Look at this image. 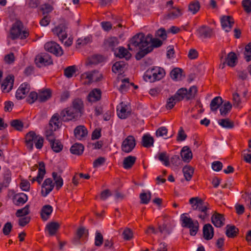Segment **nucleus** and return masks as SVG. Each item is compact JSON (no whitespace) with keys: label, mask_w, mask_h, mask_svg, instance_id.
Segmentation results:
<instances>
[{"label":"nucleus","mask_w":251,"mask_h":251,"mask_svg":"<svg viewBox=\"0 0 251 251\" xmlns=\"http://www.w3.org/2000/svg\"><path fill=\"white\" fill-rule=\"evenodd\" d=\"M162 41L157 38H154L151 34L145 36L143 33H139L132 37L129 41L128 48L132 50L133 49H139V51L136 54L135 58L139 60L148 53L151 52L154 48L161 46Z\"/></svg>","instance_id":"f257e3e1"},{"label":"nucleus","mask_w":251,"mask_h":251,"mask_svg":"<svg viewBox=\"0 0 251 251\" xmlns=\"http://www.w3.org/2000/svg\"><path fill=\"white\" fill-rule=\"evenodd\" d=\"M189 203L191 204L193 210L200 212L198 217L202 220L208 218L209 216V210L210 209L209 204L205 202L199 197H193L189 200Z\"/></svg>","instance_id":"f03ea898"},{"label":"nucleus","mask_w":251,"mask_h":251,"mask_svg":"<svg viewBox=\"0 0 251 251\" xmlns=\"http://www.w3.org/2000/svg\"><path fill=\"white\" fill-rule=\"evenodd\" d=\"M28 36L29 32L27 30H24L22 22L20 20H16L10 30L9 37L14 40L17 38L25 39Z\"/></svg>","instance_id":"7ed1b4c3"},{"label":"nucleus","mask_w":251,"mask_h":251,"mask_svg":"<svg viewBox=\"0 0 251 251\" xmlns=\"http://www.w3.org/2000/svg\"><path fill=\"white\" fill-rule=\"evenodd\" d=\"M44 139L39 135H36L33 131L28 132L25 136V144L26 148L31 151L33 148V143L37 149H41L43 146Z\"/></svg>","instance_id":"20e7f679"},{"label":"nucleus","mask_w":251,"mask_h":251,"mask_svg":"<svg viewBox=\"0 0 251 251\" xmlns=\"http://www.w3.org/2000/svg\"><path fill=\"white\" fill-rule=\"evenodd\" d=\"M38 170V174L36 176H32V175L29 176V180L33 183L37 181L39 184H40L46 174L45 165L44 162H39L38 165H35L31 168V171L34 172Z\"/></svg>","instance_id":"39448f33"},{"label":"nucleus","mask_w":251,"mask_h":251,"mask_svg":"<svg viewBox=\"0 0 251 251\" xmlns=\"http://www.w3.org/2000/svg\"><path fill=\"white\" fill-rule=\"evenodd\" d=\"M61 118L64 122L76 120L81 116L71 106L63 109L61 112Z\"/></svg>","instance_id":"423d86ee"},{"label":"nucleus","mask_w":251,"mask_h":251,"mask_svg":"<svg viewBox=\"0 0 251 251\" xmlns=\"http://www.w3.org/2000/svg\"><path fill=\"white\" fill-rule=\"evenodd\" d=\"M136 146V140L133 136H128L122 142L121 149L126 153L130 152Z\"/></svg>","instance_id":"0eeeda50"},{"label":"nucleus","mask_w":251,"mask_h":251,"mask_svg":"<svg viewBox=\"0 0 251 251\" xmlns=\"http://www.w3.org/2000/svg\"><path fill=\"white\" fill-rule=\"evenodd\" d=\"M35 63L40 67L42 66H47L53 63L51 56L47 53H41L38 54L35 58Z\"/></svg>","instance_id":"6e6552de"},{"label":"nucleus","mask_w":251,"mask_h":251,"mask_svg":"<svg viewBox=\"0 0 251 251\" xmlns=\"http://www.w3.org/2000/svg\"><path fill=\"white\" fill-rule=\"evenodd\" d=\"M44 48L46 50L56 56H61L63 54L61 47L54 42H47L45 44Z\"/></svg>","instance_id":"1a4fd4ad"},{"label":"nucleus","mask_w":251,"mask_h":251,"mask_svg":"<svg viewBox=\"0 0 251 251\" xmlns=\"http://www.w3.org/2000/svg\"><path fill=\"white\" fill-rule=\"evenodd\" d=\"M66 29V27L65 25L60 24L52 29L53 34L58 37L62 43H63L64 40L67 37Z\"/></svg>","instance_id":"9d476101"},{"label":"nucleus","mask_w":251,"mask_h":251,"mask_svg":"<svg viewBox=\"0 0 251 251\" xmlns=\"http://www.w3.org/2000/svg\"><path fill=\"white\" fill-rule=\"evenodd\" d=\"M30 89V85L27 82L22 83L16 93V97L18 100L25 98Z\"/></svg>","instance_id":"9b49d317"},{"label":"nucleus","mask_w":251,"mask_h":251,"mask_svg":"<svg viewBox=\"0 0 251 251\" xmlns=\"http://www.w3.org/2000/svg\"><path fill=\"white\" fill-rule=\"evenodd\" d=\"M54 184L51 178H46L42 185L41 194L43 197H46L53 189Z\"/></svg>","instance_id":"f8f14e48"},{"label":"nucleus","mask_w":251,"mask_h":251,"mask_svg":"<svg viewBox=\"0 0 251 251\" xmlns=\"http://www.w3.org/2000/svg\"><path fill=\"white\" fill-rule=\"evenodd\" d=\"M14 77L13 75H9L6 77L1 84V89L3 93H8L12 89L14 84Z\"/></svg>","instance_id":"ddd939ff"},{"label":"nucleus","mask_w":251,"mask_h":251,"mask_svg":"<svg viewBox=\"0 0 251 251\" xmlns=\"http://www.w3.org/2000/svg\"><path fill=\"white\" fill-rule=\"evenodd\" d=\"M199 37L203 38H211L213 34V29L209 26L202 25L197 30Z\"/></svg>","instance_id":"4468645a"},{"label":"nucleus","mask_w":251,"mask_h":251,"mask_svg":"<svg viewBox=\"0 0 251 251\" xmlns=\"http://www.w3.org/2000/svg\"><path fill=\"white\" fill-rule=\"evenodd\" d=\"M62 121H63L61 118V113L59 115L58 113H56L50 118L49 126L50 128L54 127V130H56L61 127Z\"/></svg>","instance_id":"2eb2a0df"},{"label":"nucleus","mask_w":251,"mask_h":251,"mask_svg":"<svg viewBox=\"0 0 251 251\" xmlns=\"http://www.w3.org/2000/svg\"><path fill=\"white\" fill-rule=\"evenodd\" d=\"M117 114L121 119H126L130 114V111L128 106L123 102L117 107Z\"/></svg>","instance_id":"dca6fc26"},{"label":"nucleus","mask_w":251,"mask_h":251,"mask_svg":"<svg viewBox=\"0 0 251 251\" xmlns=\"http://www.w3.org/2000/svg\"><path fill=\"white\" fill-rule=\"evenodd\" d=\"M222 28L226 32H229L234 24L233 19L230 16H224L221 19Z\"/></svg>","instance_id":"f3484780"},{"label":"nucleus","mask_w":251,"mask_h":251,"mask_svg":"<svg viewBox=\"0 0 251 251\" xmlns=\"http://www.w3.org/2000/svg\"><path fill=\"white\" fill-rule=\"evenodd\" d=\"M88 131L87 128L83 126H79L76 127L74 130L75 137L78 140H81L87 136Z\"/></svg>","instance_id":"a211bd4d"},{"label":"nucleus","mask_w":251,"mask_h":251,"mask_svg":"<svg viewBox=\"0 0 251 251\" xmlns=\"http://www.w3.org/2000/svg\"><path fill=\"white\" fill-rule=\"evenodd\" d=\"M211 221L213 225L217 227H220L225 224L224 215L217 213H216L212 216Z\"/></svg>","instance_id":"6ab92c4d"},{"label":"nucleus","mask_w":251,"mask_h":251,"mask_svg":"<svg viewBox=\"0 0 251 251\" xmlns=\"http://www.w3.org/2000/svg\"><path fill=\"white\" fill-rule=\"evenodd\" d=\"M203 235L205 239L209 240L211 239L214 235V230L210 224L205 225L203 227Z\"/></svg>","instance_id":"aec40b11"},{"label":"nucleus","mask_w":251,"mask_h":251,"mask_svg":"<svg viewBox=\"0 0 251 251\" xmlns=\"http://www.w3.org/2000/svg\"><path fill=\"white\" fill-rule=\"evenodd\" d=\"M182 15V9L172 6L169 10L167 17L170 19H175L180 17Z\"/></svg>","instance_id":"412c9836"},{"label":"nucleus","mask_w":251,"mask_h":251,"mask_svg":"<svg viewBox=\"0 0 251 251\" xmlns=\"http://www.w3.org/2000/svg\"><path fill=\"white\" fill-rule=\"evenodd\" d=\"M60 227V225L57 222H50L47 225L46 229L50 236L55 235Z\"/></svg>","instance_id":"4be33fe9"},{"label":"nucleus","mask_w":251,"mask_h":251,"mask_svg":"<svg viewBox=\"0 0 251 251\" xmlns=\"http://www.w3.org/2000/svg\"><path fill=\"white\" fill-rule=\"evenodd\" d=\"M151 75H153V77L155 79V80H159L162 79L165 75V70L159 67H155L151 70Z\"/></svg>","instance_id":"5701e85b"},{"label":"nucleus","mask_w":251,"mask_h":251,"mask_svg":"<svg viewBox=\"0 0 251 251\" xmlns=\"http://www.w3.org/2000/svg\"><path fill=\"white\" fill-rule=\"evenodd\" d=\"M101 96V91L99 89H94L89 93L88 100L90 102H96L100 99Z\"/></svg>","instance_id":"b1692460"},{"label":"nucleus","mask_w":251,"mask_h":251,"mask_svg":"<svg viewBox=\"0 0 251 251\" xmlns=\"http://www.w3.org/2000/svg\"><path fill=\"white\" fill-rule=\"evenodd\" d=\"M180 155L183 160L185 162H189L192 158V152L188 146L182 148Z\"/></svg>","instance_id":"393cba45"},{"label":"nucleus","mask_w":251,"mask_h":251,"mask_svg":"<svg viewBox=\"0 0 251 251\" xmlns=\"http://www.w3.org/2000/svg\"><path fill=\"white\" fill-rule=\"evenodd\" d=\"M53 210L52 206L50 205H44L41 211V217L43 221H47L50 217Z\"/></svg>","instance_id":"a878e982"},{"label":"nucleus","mask_w":251,"mask_h":251,"mask_svg":"<svg viewBox=\"0 0 251 251\" xmlns=\"http://www.w3.org/2000/svg\"><path fill=\"white\" fill-rule=\"evenodd\" d=\"M136 157L134 156H128L125 157L123 160V166L126 169H129L135 164Z\"/></svg>","instance_id":"bb28decb"},{"label":"nucleus","mask_w":251,"mask_h":251,"mask_svg":"<svg viewBox=\"0 0 251 251\" xmlns=\"http://www.w3.org/2000/svg\"><path fill=\"white\" fill-rule=\"evenodd\" d=\"M27 200L28 198L26 194L20 193L15 196L14 203L17 206H20L25 203Z\"/></svg>","instance_id":"cd10ccee"},{"label":"nucleus","mask_w":251,"mask_h":251,"mask_svg":"<svg viewBox=\"0 0 251 251\" xmlns=\"http://www.w3.org/2000/svg\"><path fill=\"white\" fill-rule=\"evenodd\" d=\"M154 139L150 134H145L142 138V145L147 148L153 146Z\"/></svg>","instance_id":"c85d7f7f"},{"label":"nucleus","mask_w":251,"mask_h":251,"mask_svg":"<svg viewBox=\"0 0 251 251\" xmlns=\"http://www.w3.org/2000/svg\"><path fill=\"white\" fill-rule=\"evenodd\" d=\"M71 107L81 116L83 109V102L80 99L74 100L72 102V106Z\"/></svg>","instance_id":"c756f323"},{"label":"nucleus","mask_w":251,"mask_h":251,"mask_svg":"<svg viewBox=\"0 0 251 251\" xmlns=\"http://www.w3.org/2000/svg\"><path fill=\"white\" fill-rule=\"evenodd\" d=\"M237 57L234 52H230L226 58L227 65L230 67H234L236 64Z\"/></svg>","instance_id":"7c9ffc66"},{"label":"nucleus","mask_w":251,"mask_h":251,"mask_svg":"<svg viewBox=\"0 0 251 251\" xmlns=\"http://www.w3.org/2000/svg\"><path fill=\"white\" fill-rule=\"evenodd\" d=\"M51 96V92L50 89L40 91L38 94V100L40 102H45L49 100Z\"/></svg>","instance_id":"2f4dec72"},{"label":"nucleus","mask_w":251,"mask_h":251,"mask_svg":"<svg viewBox=\"0 0 251 251\" xmlns=\"http://www.w3.org/2000/svg\"><path fill=\"white\" fill-rule=\"evenodd\" d=\"M116 56L120 58H125L126 60L131 57L130 53L124 47H120L118 48V52L115 53Z\"/></svg>","instance_id":"473e14b6"},{"label":"nucleus","mask_w":251,"mask_h":251,"mask_svg":"<svg viewBox=\"0 0 251 251\" xmlns=\"http://www.w3.org/2000/svg\"><path fill=\"white\" fill-rule=\"evenodd\" d=\"M223 103L222 99L220 97L214 98L211 101L210 109L212 111H216Z\"/></svg>","instance_id":"72a5a7b5"},{"label":"nucleus","mask_w":251,"mask_h":251,"mask_svg":"<svg viewBox=\"0 0 251 251\" xmlns=\"http://www.w3.org/2000/svg\"><path fill=\"white\" fill-rule=\"evenodd\" d=\"M226 235L229 238H234L239 232V229L234 226L227 225L226 227Z\"/></svg>","instance_id":"f704fd0d"},{"label":"nucleus","mask_w":251,"mask_h":251,"mask_svg":"<svg viewBox=\"0 0 251 251\" xmlns=\"http://www.w3.org/2000/svg\"><path fill=\"white\" fill-rule=\"evenodd\" d=\"M52 176L54 180V185L57 190H59L63 186V180L60 175H58L56 172L52 173Z\"/></svg>","instance_id":"c9c22d12"},{"label":"nucleus","mask_w":251,"mask_h":251,"mask_svg":"<svg viewBox=\"0 0 251 251\" xmlns=\"http://www.w3.org/2000/svg\"><path fill=\"white\" fill-rule=\"evenodd\" d=\"M83 151L84 147L81 144H75L70 148L71 152L77 155H81L83 153Z\"/></svg>","instance_id":"e433bc0d"},{"label":"nucleus","mask_w":251,"mask_h":251,"mask_svg":"<svg viewBox=\"0 0 251 251\" xmlns=\"http://www.w3.org/2000/svg\"><path fill=\"white\" fill-rule=\"evenodd\" d=\"M200 7V3L198 1H192L189 4L188 10L193 14H195L199 11Z\"/></svg>","instance_id":"4c0bfd02"},{"label":"nucleus","mask_w":251,"mask_h":251,"mask_svg":"<svg viewBox=\"0 0 251 251\" xmlns=\"http://www.w3.org/2000/svg\"><path fill=\"white\" fill-rule=\"evenodd\" d=\"M50 146L52 150L55 152H59L62 149L63 146L58 140H56L55 138L53 141L50 142Z\"/></svg>","instance_id":"58836bf2"},{"label":"nucleus","mask_w":251,"mask_h":251,"mask_svg":"<svg viewBox=\"0 0 251 251\" xmlns=\"http://www.w3.org/2000/svg\"><path fill=\"white\" fill-rule=\"evenodd\" d=\"M187 89L186 88H180L176 93L174 95V97L176 98V100L178 101H180L186 98L187 100Z\"/></svg>","instance_id":"ea45409f"},{"label":"nucleus","mask_w":251,"mask_h":251,"mask_svg":"<svg viewBox=\"0 0 251 251\" xmlns=\"http://www.w3.org/2000/svg\"><path fill=\"white\" fill-rule=\"evenodd\" d=\"M118 44V40L115 37L109 38L104 41L105 46L112 50H113L114 48L117 46Z\"/></svg>","instance_id":"a19ab883"},{"label":"nucleus","mask_w":251,"mask_h":251,"mask_svg":"<svg viewBox=\"0 0 251 251\" xmlns=\"http://www.w3.org/2000/svg\"><path fill=\"white\" fill-rule=\"evenodd\" d=\"M125 66V64L124 62L119 61L116 62L114 64L112 67V72L115 74H121L123 71L124 68Z\"/></svg>","instance_id":"79ce46f5"},{"label":"nucleus","mask_w":251,"mask_h":251,"mask_svg":"<svg viewBox=\"0 0 251 251\" xmlns=\"http://www.w3.org/2000/svg\"><path fill=\"white\" fill-rule=\"evenodd\" d=\"M218 123L223 127L226 128H232L234 126L233 122L228 118L220 119L218 121Z\"/></svg>","instance_id":"37998d69"},{"label":"nucleus","mask_w":251,"mask_h":251,"mask_svg":"<svg viewBox=\"0 0 251 251\" xmlns=\"http://www.w3.org/2000/svg\"><path fill=\"white\" fill-rule=\"evenodd\" d=\"M182 171L185 179L187 181L190 180L194 174L193 168L192 167H191L190 166H186L183 168Z\"/></svg>","instance_id":"c03bdc74"},{"label":"nucleus","mask_w":251,"mask_h":251,"mask_svg":"<svg viewBox=\"0 0 251 251\" xmlns=\"http://www.w3.org/2000/svg\"><path fill=\"white\" fill-rule=\"evenodd\" d=\"M76 71V67L75 65L67 67L64 71V75L67 78L73 77Z\"/></svg>","instance_id":"a18cd8bd"},{"label":"nucleus","mask_w":251,"mask_h":251,"mask_svg":"<svg viewBox=\"0 0 251 251\" xmlns=\"http://www.w3.org/2000/svg\"><path fill=\"white\" fill-rule=\"evenodd\" d=\"M181 220L182 221V226L185 227H191L194 223L190 218L187 217L185 214L181 215Z\"/></svg>","instance_id":"49530a36"},{"label":"nucleus","mask_w":251,"mask_h":251,"mask_svg":"<svg viewBox=\"0 0 251 251\" xmlns=\"http://www.w3.org/2000/svg\"><path fill=\"white\" fill-rule=\"evenodd\" d=\"M56 130H54V127L50 128L49 126L46 129L45 134L47 140L50 142L53 141L55 138L54 131Z\"/></svg>","instance_id":"de8ad7c7"},{"label":"nucleus","mask_w":251,"mask_h":251,"mask_svg":"<svg viewBox=\"0 0 251 251\" xmlns=\"http://www.w3.org/2000/svg\"><path fill=\"white\" fill-rule=\"evenodd\" d=\"M231 107L232 105L230 102L227 101L225 103L220 109L221 114L223 116H226V115L230 111Z\"/></svg>","instance_id":"09e8293b"},{"label":"nucleus","mask_w":251,"mask_h":251,"mask_svg":"<svg viewBox=\"0 0 251 251\" xmlns=\"http://www.w3.org/2000/svg\"><path fill=\"white\" fill-rule=\"evenodd\" d=\"M30 212L29 205H26L24 208L17 210L16 216L17 217H21L27 215Z\"/></svg>","instance_id":"8fccbe9b"},{"label":"nucleus","mask_w":251,"mask_h":251,"mask_svg":"<svg viewBox=\"0 0 251 251\" xmlns=\"http://www.w3.org/2000/svg\"><path fill=\"white\" fill-rule=\"evenodd\" d=\"M181 69L179 68H175L170 73L171 78L176 80H179L182 75Z\"/></svg>","instance_id":"3c124183"},{"label":"nucleus","mask_w":251,"mask_h":251,"mask_svg":"<svg viewBox=\"0 0 251 251\" xmlns=\"http://www.w3.org/2000/svg\"><path fill=\"white\" fill-rule=\"evenodd\" d=\"M198 92V89L196 86H193L191 87L189 90H187V100L193 99L195 98Z\"/></svg>","instance_id":"603ef678"},{"label":"nucleus","mask_w":251,"mask_h":251,"mask_svg":"<svg viewBox=\"0 0 251 251\" xmlns=\"http://www.w3.org/2000/svg\"><path fill=\"white\" fill-rule=\"evenodd\" d=\"M140 198L141 200V203L142 204H148L151 199V192H148V193H142L140 195Z\"/></svg>","instance_id":"864d4df0"},{"label":"nucleus","mask_w":251,"mask_h":251,"mask_svg":"<svg viewBox=\"0 0 251 251\" xmlns=\"http://www.w3.org/2000/svg\"><path fill=\"white\" fill-rule=\"evenodd\" d=\"M86 234L88 235V231H85V229L84 227L79 228L76 231V237L74 239V243H77L79 242V239L83 237L84 234Z\"/></svg>","instance_id":"5fc2aeb1"},{"label":"nucleus","mask_w":251,"mask_h":251,"mask_svg":"<svg viewBox=\"0 0 251 251\" xmlns=\"http://www.w3.org/2000/svg\"><path fill=\"white\" fill-rule=\"evenodd\" d=\"M158 159L162 162L166 166H168L170 165L169 156H167L166 152H163L158 153Z\"/></svg>","instance_id":"6e6d98bb"},{"label":"nucleus","mask_w":251,"mask_h":251,"mask_svg":"<svg viewBox=\"0 0 251 251\" xmlns=\"http://www.w3.org/2000/svg\"><path fill=\"white\" fill-rule=\"evenodd\" d=\"M122 84L119 88V90L121 92L123 93L127 91L129 88L130 83L129 82V78H124L122 80Z\"/></svg>","instance_id":"4d7b16f0"},{"label":"nucleus","mask_w":251,"mask_h":251,"mask_svg":"<svg viewBox=\"0 0 251 251\" xmlns=\"http://www.w3.org/2000/svg\"><path fill=\"white\" fill-rule=\"evenodd\" d=\"M245 58L248 62L251 60V43L246 46L244 52Z\"/></svg>","instance_id":"13d9d810"},{"label":"nucleus","mask_w":251,"mask_h":251,"mask_svg":"<svg viewBox=\"0 0 251 251\" xmlns=\"http://www.w3.org/2000/svg\"><path fill=\"white\" fill-rule=\"evenodd\" d=\"M36 100H38V94L35 92H31L26 98V101L29 104H32Z\"/></svg>","instance_id":"bf43d9fd"},{"label":"nucleus","mask_w":251,"mask_h":251,"mask_svg":"<svg viewBox=\"0 0 251 251\" xmlns=\"http://www.w3.org/2000/svg\"><path fill=\"white\" fill-rule=\"evenodd\" d=\"M103 242V238L102 235L99 231H96L95 239V246L100 247L102 244Z\"/></svg>","instance_id":"052dcab7"},{"label":"nucleus","mask_w":251,"mask_h":251,"mask_svg":"<svg viewBox=\"0 0 251 251\" xmlns=\"http://www.w3.org/2000/svg\"><path fill=\"white\" fill-rule=\"evenodd\" d=\"M11 126L16 130L21 131L23 128V123L19 120H14L11 122Z\"/></svg>","instance_id":"680f3d73"},{"label":"nucleus","mask_w":251,"mask_h":251,"mask_svg":"<svg viewBox=\"0 0 251 251\" xmlns=\"http://www.w3.org/2000/svg\"><path fill=\"white\" fill-rule=\"evenodd\" d=\"M177 102H178V101L176 100V98L174 97V96H172L167 100V103L166 105V108L167 109H172Z\"/></svg>","instance_id":"e2e57ef3"},{"label":"nucleus","mask_w":251,"mask_h":251,"mask_svg":"<svg viewBox=\"0 0 251 251\" xmlns=\"http://www.w3.org/2000/svg\"><path fill=\"white\" fill-rule=\"evenodd\" d=\"M242 5L247 13L251 12V0H243L242 2Z\"/></svg>","instance_id":"0e129e2a"},{"label":"nucleus","mask_w":251,"mask_h":251,"mask_svg":"<svg viewBox=\"0 0 251 251\" xmlns=\"http://www.w3.org/2000/svg\"><path fill=\"white\" fill-rule=\"evenodd\" d=\"M53 7L49 4H44L40 8V10L42 11L43 14H48L53 10Z\"/></svg>","instance_id":"69168bd1"},{"label":"nucleus","mask_w":251,"mask_h":251,"mask_svg":"<svg viewBox=\"0 0 251 251\" xmlns=\"http://www.w3.org/2000/svg\"><path fill=\"white\" fill-rule=\"evenodd\" d=\"M171 163L175 166L178 167L182 165V161L178 155H174L171 158Z\"/></svg>","instance_id":"338daca9"},{"label":"nucleus","mask_w":251,"mask_h":251,"mask_svg":"<svg viewBox=\"0 0 251 251\" xmlns=\"http://www.w3.org/2000/svg\"><path fill=\"white\" fill-rule=\"evenodd\" d=\"M123 235L125 240H130L133 236L132 231L130 229L126 228L124 230Z\"/></svg>","instance_id":"774afa93"}]
</instances>
